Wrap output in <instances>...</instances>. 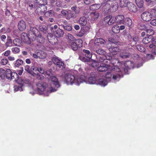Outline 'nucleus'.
I'll return each instance as SVG.
<instances>
[{
    "label": "nucleus",
    "instance_id": "f257e3e1",
    "mask_svg": "<svg viewBox=\"0 0 156 156\" xmlns=\"http://www.w3.org/2000/svg\"><path fill=\"white\" fill-rule=\"evenodd\" d=\"M47 75L49 77L51 80L48 85L45 83H39L37 85L38 93L40 94H43L45 96H48L49 94L57 90L60 87L57 79L52 76V70L50 69L46 72Z\"/></svg>",
    "mask_w": 156,
    "mask_h": 156
},
{
    "label": "nucleus",
    "instance_id": "f03ea898",
    "mask_svg": "<svg viewBox=\"0 0 156 156\" xmlns=\"http://www.w3.org/2000/svg\"><path fill=\"white\" fill-rule=\"evenodd\" d=\"M83 77L84 78L83 75L82 74L79 77L76 78L72 74L66 73L64 76V80L67 85H73L74 84L78 85L81 83V80Z\"/></svg>",
    "mask_w": 156,
    "mask_h": 156
},
{
    "label": "nucleus",
    "instance_id": "7ed1b4c3",
    "mask_svg": "<svg viewBox=\"0 0 156 156\" xmlns=\"http://www.w3.org/2000/svg\"><path fill=\"white\" fill-rule=\"evenodd\" d=\"M29 36L32 41H37V42H41L40 39H42L41 34H40L38 29L35 27H30L29 32Z\"/></svg>",
    "mask_w": 156,
    "mask_h": 156
},
{
    "label": "nucleus",
    "instance_id": "20e7f679",
    "mask_svg": "<svg viewBox=\"0 0 156 156\" xmlns=\"http://www.w3.org/2000/svg\"><path fill=\"white\" fill-rule=\"evenodd\" d=\"M84 75H83L84 78H82L81 80L80 83L85 82L86 83L90 84H96L97 80H96L97 75L94 72H91L90 76L87 79V76H85V74L83 73Z\"/></svg>",
    "mask_w": 156,
    "mask_h": 156
},
{
    "label": "nucleus",
    "instance_id": "39448f33",
    "mask_svg": "<svg viewBox=\"0 0 156 156\" xmlns=\"http://www.w3.org/2000/svg\"><path fill=\"white\" fill-rule=\"evenodd\" d=\"M114 72L113 74L112 80L114 81L119 80L121 77H123L121 71L123 70L118 66L113 65Z\"/></svg>",
    "mask_w": 156,
    "mask_h": 156
},
{
    "label": "nucleus",
    "instance_id": "423d86ee",
    "mask_svg": "<svg viewBox=\"0 0 156 156\" xmlns=\"http://www.w3.org/2000/svg\"><path fill=\"white\" fill-rule=\"evenodd\" d=\"M153 37L149 35V36L146 37L142 40L143 43L145 44H149V47L151 49H153L156 45V39H153Z\"/></svg>",
    "mask_w": 156,
    "mask_h": 156
},
{
    "label": "nucleus",
    "instance_id": "0eeeda50",
    "mask_svg": "<svg viewBox=\"0 0 156 156\" xmlns=\"http://www.w3.org/2000/svg\"><path fill=\"white\" fill-rule=\"evenodd\" d=\"M119 66L126 73L127 72V69H133L134 68V63L131 61H128L124 63H119Z\"/></svg>",
    "mask_w": 156,
    "mask_h": 156
},
{
    "label": "nucleus",
    "instance_id": "6e6552de",
    "mask_svg": "<svg viewBox=\"0 0 156 156\" xmlns=\"http://www.w3.org/2000/svg\"><path fill=\"white\" fill-rule=\"evenodd\" d=\"M50 30L51 32L53 33L56 37H62L64 34V32L63 30L58 27L56 25L51 27Z\"/></svg>",
    "mask_w": 156,
    "mask_h": 156
},
{
    "label": "nucleus",
    "instance_id": "1a4fd4ad",
    "mask_svg": "<svg viewBox=\"0 0 156 156\" xmlns=\"http://www.w3.org/2000/svg\"><path fill=\"white\" fill-rule=\"evenodd\" d=\"M108 7V8L106 10V12L107 13L108 12L109 10H110V11L112 12H115L118 9V3L116 2L112 3L111 7L109 8V7H110V4L108 3H107L104 7V11H105V9H106V7Z\"/></svg>",
    "mask_w": 156,
    "mask_h": 156
},
{
    "label": "nucleus",
    "instance_id": "9d476101",
    "mask_svg": "<svg viewBox=\"0 0 156 156\" xmlns=\"http://www.w3.org/2000/svg\"><path fill=\"white\" fill-rule=\"evenodd\" d=\"M35 3L39 5L38 8V10L41 12H44L47 10V7L45 4H46L45 0H35Z\"/></svg>",
    "mask_w": 156,
    "mask_h": 156
},
{
    "label": "nucleus",
    "instance_id": "9b49d317",
    "mask_svg": "<svg viewBox=\"0 0 156 156\" xmlns=\"http://www.w3.org/2000/svg\"><path fill=\"white\" fill-rule=\"evenodd\" d=\"M117 42V41H112L109 44L111 46L109 48L108 50L112 55H115L117 52L119 51V49L117 46H115L113 45V44H114V43Z\"/></svg>",
    "mask_w": 156,
    "mask_h": 156
},
{
    "label": "nucleus",
    "instance_id": "f8f14e48",
    "mask_svg": "<svg viewBox=\"0 0 156 156\" xmlns=\"http://www.w3.org/2000/svg\"><path fill=\"white\" fill-rule=\"evenodd\" d=\"M21 38L22 40L24 42L27 44H30L32 40L30 37L28 36L27 34L24 32L22 33L21 35Z\"/></svg>",
    "mask_w": 156,
    "mask_h": 156
},
{
    "label": "nucleus",
    "instance_id": "ddd939ff",
    "mask_svg": "<svg viewBox=\"0 0 156 156\" xmlns=\"http://www.w3.org/2000/svg\"><path fill=\"white\" fill-rule=\"evenodd\" d=\"M52 60L55 64L60 68H61L62 67H63L64 66V63L61 61L60 59L58 58L57 57H53Z\"/></svg>",
    "mask_w": 156,
    "mask_h": 156
},
{
    "label": "nucleus",
    "instance_id": "4468645a",
    "mask_svg": "<svg viewBox=\"0 0 156 156\" xmlns=\"http://www.w3.org/2000/svg\"><path fill=\"white\" fill-rule=\"evenodd\" d=\"M102 22L103 24L111 25L115 23V21L114 20L113 17L109 16L104 18Z\"/></svg>",
    "mask_w": 156,
    "mask_h": 156
},
{
    "label": "nucleus",
    "instance_id": "2eb2a0df",
    "mask_svg": "<svg viewBox=\"0 0 156 156\" xmlns=\"http://www.w3.org/2000/svg\"><path fill=\"white\" fill-rule=\"evenodd\" d=\"M112 66L108 65L107 64H101L100 66L98 68V70L99 72H105L108 69H111Z\"/></svg>",
    "mask_w": 156,
    "mask_h": 156
},
{
    "label": "nucleus",
    "instance_id": "dca6fc26",
    "mask_svg": "<svg viewBox=\"0 0 156 156\" xmlns=\"http://www.w3.org/2000/svg\"><path fill=\"white\" fill-rule=\"evenodd\" d=\"M126 6L128 10L131 12H136L137 11L136 6L132 2H127Z\"/></svg>",
    "mask_w": 156,
    "mask_h": 156
},
{
    "label": "nucleus",
    "instance_id": "f3484780",
    "mask_svg": "<svg viewBox=\"0 0 156 156\" xmlns=\"http://www.w3.org/2000/svg\"><path fill=\"white\" fill-rule=\"evenodd\" d=\"M61 13L67 20H70L71 18H73V14H72L71 10H63L61 11Z\"/></svg>",
    "mask_w": 156,
    "mask_h": 156
},
{
    "label": "nucleus",
    "instance_id": "a211bd4d",
    "mask_svg": "<svg viewBox=\"0 0 156 156\" xmlns=\"http://www.w3.org/2000/svg\"><path fill=\"white\" fill-rule=\"evenodd\" d=\"M47 38L49 42L51 44H55L57 42V38L55 36H53L51 34L48 33Z\"/></svg>",
    "mask_w": 156,
    "mask_h": 156
},
{
    "label": "nucleus",
    "instance_id": "6ab92c4d",
    "mask_svg": "<svg viewBox=\"0 0 156 156\" xmlns=\"http://www.w3.org/2000/svg\"><path fill=\"white\" fill-rule=\"evenodd\" d=\"M71 12L72 14H73V18L75 19L80 13V8L76 6H74L71 8Z\"/></svg>",
    "mask_w": 156,
    "mask_h": 156
},
{
    "label": "nucleus",
    "instance_id": "aec40b11",
    "mask_svg": "<svg viewBox=\"0 0 156 156\" xmlns=\"http://www.w3.org/2000/svg\"><path fill=\"white\" fill-rule=\"evenodd\" d=\"M141 17L144 21H148L151 20L152 18V15L151 13L149 12H146L142 13Z\"/></svg>",
    "mask_w": 156,
    "mask_h": 156
},
{
    "label": "nucleus",
    "instance_id": "412c9836",
    "mask_svg": "<svg viewBox=\"0 0 156 156\" xmlns=\"http://www.w3.org/2000/svg\"><path fill=\"white\" fill-rule=\"evenodd\" d=\"M107 82L105 77L100 78L97 81L96 84L99 85L101 86L105 87L107 84Z\"/></svg>",
    "mask_w": 156,
    "mask_h": 156
},
{
    "label": "nucleus",
    "instance_id": "4be33fe9",
    "mask_svg": "<svg viewBox=\"0 0 156 156\" xmlns=\"http://www.w3.org/2000/svg\"><path fill=\"white\" fill-rule=\"evenodd\" d=\"M115 22L119 24H124V17L123 15H119L115 17H113Z\"/></svg>",
    "mask_w": 156,
    "mask_h": 156
},
{
    "label": "nucleus",
    "instance_id": "5701e85b",
    "mask_svg": "<svg viewBox=\"0 0 156 156\" xmlns=\"http://www.w3.org/2000/svg\"><path fill=\"white\" fill-rule=\"evenodd\" d=\"M18 29L21 31H23L25 30L26 28V26L25 22L21 20L19 21L18 24Z\"/></svg>",
    "mask_w": 156,
    "mask_h": 156
},
{
    "label": "nucleus",
    "instance_id": "b1692460",
    "mask_svg": "<svg viewBox=\"0 0 156 156\" xmlns=\"http://www.w3.org/2000/svg\"><path fill=\"white\" fill-rule=\"evenodd\" d=\"M105 43V41L102 38H96L94 41V44L96 46H100L104 44Z\"/></svg>",
    "mask_w": 156,
    "mask_h": 156
},
{
    "label": "nucleus",
    "instance_id": "393cba45",
    "mask_svg": "<svg viewBox=\"0 0 156 156\" xmlns=\"http://www.w3.org/2000/svg\"><path fill=\"white\" fill-rule=\"evenodd\" d=\"M99 13L97 12H93L90 13L89 18L92 20H96L98 17Z\"/></svg>",
    "mask_w": 156,
    "mask_h": 156
},
{
    "label": "nucleus",
    "instance_id": "a878e982",
    "mask_svg": "<svg viewBox=\"0 0 156 156\" xmlns=\"http://www.w3.org/2000/svg\"><path fill=\"white\" fill-rule=\"evenodd\" d=\"M112 65L111 67V69L112 70L110 72H107L106 73L105 76L106 78L107 79H111V80H112V78L113 76V74L114 72V67H113V64H114V63H112Z\"/></svg>",
    "mask_w": 156,
    "mask_h": 156
},
{
    "label": "nucleus",
    "instance_id": "bb28decb",
    "mask_svg": "<svg viewBox=\"0 0 156 156\" xmlns=\"http://www.w3.org/2000/svg\"><path fill=\"white\" fill-rule=\"evenodd\" d=\"M105 58L104 55H102L101 56H100L97 58V61L98 62L101 63V64H107L108 62V61H106V60L105 59Z\"/></svg>",
    "mask_w": 156,
    "mask_h": 156
},
{
    "label": "nucleus",
    "instance_id": "cd10ccee",
    "mask_svg": "<svg viewBox=\"0 0 156 156\" xmlns=\"http://www.w3.org/2000/svg\"><path fill=\"white\" fill-rule=\"evenodd\" d=\"M135 2L137 6L141 10L143 11L144 10V5L143 0H135Z\"/></svg>",
    "mask_w": 156,
    "mask_h": 156
},
{
    "label": "nucleus",
    "instance_id": "c85d7f7f",
    "mask_svg": "<svg viewBox=\"0 0 156 156\" xmlns=\"http://www.w3.org/2000/svg\"><path fill=\"white\" fill-rule=\"evenodd\" d=\"M78 22L82 26H85L87 23V21L86 18L82 16L80 18Z\"/></svg>",
    "mask_w": 156,
    "mask_h": 156
},
{
    "label": "nucleus",
    "instance_id": "c756f323",
    "mask_svg": "<svg viewBox=\"0 0 156 156\" xmlns=\"http://www.w3.org/2000/svg\"><path fill=\"white\" fill-rule=\"evenodd\" d=\"M102 5V3L96 4L91 5L90 8L91 10H95L99 9Z\"/></svg>",
    "mask_w": 156,
    "mask_h": 156
},
{
    "label": "nucleus",
    "instance_id": "7c9ffc66",
    "mask_svg": "<svg viewBox=\"0 0 156 156\" xmlns=\"http://www.w3.org/2000/svg\"><path fill=\"white\" fill-rule=\"evenodd\" d=\"M130 54L129 53L126 52L124 51H121L120 54V57L122 58H129L130 56Z\"/></svg>",
    "mask_w": 156,
    "mask_h": 156
},
{
    "label": "nucleus",
    "instance_id": "2f4dec72",
    "mask_svg": "<svg viewBox=\"0 0 156 156\" xmlns=\"http://www.w3.org/2000/svg\"><path fill=\"white\" fill-rule=\"evenodd\" d=\"M40 31L43 32L44 34H46L48 33V27L44 25L40 26L39 27Z\"/></svg>",
    "mask_w": 156,
    "mask_h": 156
},
{
    "label": "nucleus",
    "instance_id": "473e14b6",
    "mask_svg": "<svg viewBox=\"0 0 156 156\" xmlns=\"http://www.w3.org/2000/svg\"><path fill=\"white\" fill-rule=\"evenodd\" d=\"M19 76L18 74L15 72H12L11 74V77L9 78V80H13L15 81H17L18 79Z\"/></svg>",
    "mask_w": 156,
    "mask_h": 156
},
{
    "label": "nucleus",
    "instance_id": "72a5a7b5",
    "mask_svg": "<svg viewBox=\"0 0 156 156\" xmlns=\"http://www.w3.org/2000/svg\"><path fill=\"white\" fill-rule=\"evenodd\" d=\"M124 24H125L129 27H130L132 24V21L129 18H126L124 20Z\"/></svg>",
    "mask_w": 156,
    "mask_h": 156
},
{
    "label": "nucleus",
    "instance_id": "f704fd0d",
    "mask_svg": "<svg viewBox=\"0 0 156 156\" xmlns=\"http://www.w3.org/2000/svg\"><path fill=\"white\" fill-rule=\"evenodd\" d=\"M69 44L70 48L74 51H76L78 49V46L76 43L74 42H70Z\"/></svg>",
    "mask_w": 156,
    "mask_h": 156
},
{
    "label": "nucleus",
    "instance_id": "c9c22d12",
    "mask_svg": "<svg viewBox=\"0 0 156 156\" xmlns=\"http://www.w3.org/2000/svg\"><path fill=\"white\" fill-rule=\"evenodd\" d=\"M23 85L22 84H20L19 85H15L14 87V92H16L17 91H23Z\"/></svg>",
    "mask_w": 156,
    "mask_h": 156
},
{
    "label": "nucleus",
    "instance_id": "e433bc0d",
    "mask_svg": "<svg viewBox=\"0 0 156 156\" xmlns=\"http://www.w3.org/2000/svg\"><path fill=\"white\" fill-rule=\"evenodd\" d=\"M83 52L85 53V56L86 57L89 59H91L92 55L89 50L84 49L83 50Z\"/></svg>",
    "mask_w": 156,
    "mask_h": 156
},
{
    "label": "nucleus",
    "instance_id": "4c0bfd02",
    "mask_svg": "<svg viewBox=\"0 0 156 156\" xmlns=\"http://www.w3.org/2000/svg\"><path fill=\"white\" fill-rule=\"evenodd\" d=\"M96 52L97 54L101 55H104L106 53L104 49L100 48L96 50Z\"/></svg>",
    "mask_w": 156,
    "mask_h": 156
},
{
    "label": "nucleus",
    "instance_id": "58836bf2",
    "mask_svg": "<svg viewBox=\"0 0 156 156\" xmlns=\"http://www.w3.org/2000/svg\"><path fill=\"white\" fill-rule=\"evenodd\" d=\"M128 0H120L119 5L121 7L123 8L126 6Z\"/></svg>",
    "mask_w": 156,
    "mask_h": 156
},
{
    "label": "nucleus",
    "instance_id": "ea45409f",
    "mask_svg": "<svg viewBox=\"0 0 156 156\" xmlns=\"http://www.w3.org/2000/svg\"><path fill=\"white\" fill-rule=\"evenodd\" d=\"M5 46L7 47H11L12 46V41L10 37H8L7 39V41L6 43Z\"/></svg>",
    "mask_w": 156,
    "mask_h": 156
},
{
    "label": "nucleus",
    "instance_id": "a19ab883",
    "mask_svg": "<svg viewBox=\"0 0 156 156\" xmlns=\"http://www.w3.org/2000/svg\"><path fill=\"white\" fill-rule=\"evenodd\" d=\"M112 30L113 32L117 34L119 32V27L118 25H115L112 27Z\"/></svg>",
    "mask_w": 156,
    "mask_h": 156
},
{
    "label": "nucleus",
    "instance_id": "79ce46f5",
    "mask_svg": "<svg viewBox=\"0 0 156 156\" xmlns=\"http://www.w3.org/2000/svg\"><path fill=\"white\" fill-rule=\"evenodd\" d=\"M5 70L2 69H0V76L2 79L6 77Z\"/></svg>",
    "mask_w": 156,
    "mask_h": 156
},
{
    "label": "nucleus",
    "instance_id": "37998d69",
    "mask_svg": "<svg viewBox=\"0 0 156 156\" xmlns=\"http://www.w3.org/2000/svg\"><path fill=\"white\" fill-rule=\"evenodd\" d=\"M80 58L81 60L84 62H91L93 60L92 59H89L85 56H80Z\"/></svg>",
    "mask_w": 156,
    "mask_h": 156
},
{
    "label": "nucleus",
    "instance_id": "c03bdc74",
    "mask_svg": "<svg viewBox=\"0 0 156 156\" xmlns=\"http://www.w3.org/2000/svg\"><path fill=\"white\" fill-rule=\"evenodd\" d=\"M12 73V72L10 69H7L5 71L6 77L8 79H9Z\"/></svg>",
    "mask_w": 156,
    "mask_h": 156
},
{
    "label": "nucleus",
    "instance_id": "a18cd8bd",
    "mask_svg": "<svg viewBox=\"0 0 156 156\" xmlns=\"http://www.w3.org/2000/svg\"><path fill=\"white\" fill-rule=\"evenodd\" d=\"M136 47L137 49L140 52H144L145 50V48L142 46L138 45V44H136Z\"/></svg>",
    "mask_w": 156,
    "mask_h": 156
},
{
    "label": "nucleus",
    "instance_id": "49530a36",
    "mask_svg": "<svg viewBox=\"0 0 156 156\" xmlns=\"http://www.w3.org/2000/svg\"><path fill=\"white\" fill-rule=\"evenodd\" d=\"M23 63V61L21 60L18 59L16 62L15 63V66L16 67H19Z\"/></svg>",
    "mask_w": 156,
    "mask_h": 156
},
{
    "label": "nucleus",
    "instance_id": "de8ad7c7",
    "mask_svg": "<svg viewBox=\"0 0 156 156\" xmlns=\"http://www.w3.org/2000/svg\"><path fill=\"white\" fill-rule=\"evenodd\" d=\"M11 51L13 53L16 54L20 52V49L18 47H13L12 48Z\"/></svg>",
    "mask_w": 156,
    "mask_h": 156
},
{
    "label": "nucleus",
    "instance_id": "09e8293b",
    "mask_svg": "<svg viewBox=\"0 0 156 156\" xmlns=\"http://www.w3.org/2000/svg\"><path fill=\"white\" fill-rule=\"evenodd\" d=\"M138 37H133L132 38V40H131V41H133V44H132V43L130 44L129 43V44H131V46H133L134 44L136 45L137 44V42L138 41Z\"/></svg>",
    "mask_w": 156,
    "mask_h": 156
},
{
    "label": "nucleus",
    "instance_id": "8fccbe9b",
    "mask_svg": "<svg viewBox=\"0 0 156 156\" xmlns=\"http://www.w3.org/2000/svg\"><path fill=\"white\" fill-rule=\"evenodd\" d=\"M45 15L48 16L50 17H52L54 15V12L53 10H51L46 12L45 13Z\"/></svg>",
    "mask_w": 156,
    "mask_h": 156
},
{
    "label": "nucleus",
    "instance_id": "3c124183",
    "mask_svg": "<svg viewBox=\"0 0 156 156\" xmlns=\"http://www.w3.org/2000/svg\"><path fill=\"white\" fill-rule=\"evenodd\" d=\"M21 84H22L23 87L24 84H27L30 85H31V83L30 81L29 80L27 79H26L23 80L22 82V83Z\"/></svg>",
    "mask_w": 156,
    "mask_h": 156
},
{
    "label": "nucleus",
    "instance_id": "603ef678",
    "mask_svg": "<svg viewBox=\"0 0 156 156\" xmlns=\"http://www.w3.org/2000/svg\"><path fill=\"white\" fill-rule=\"evenodd\" d=\"M37 70H38V68L34 66H32L30 68L31 73H32V72H33V74L35 75H37L36 72L37 71Z\"/></svg>",
    "mask_w": 156,
    "mask_h": 156
},
{
    "label": "nucleus",
    "instance_id": "864d4df0",
    "mask_svg": "<svg viewBox=\"0 0 156 156\" xmlns=\"http://www.w3.org/2000/svg\"><path fill=\"white\" fill-rule=\"evenodd\" d=\"M146 32L147 34V35L150 34V35L151 36L154 34V31L151 29H148L146 30Z\"/></svg>",
    "mask_w": 156,
    "mask_h": 156
},
{
    "label": "nucleus",
    "instance_id": "5fc2aeb1",
    "mask_svg": "<svg viewBox=\"0 0 156 156\" xmlns=\"http://www.w3.org/2000/svg\"><path fill=\"white\" fill-rule=\"evenodd\" d=\"M25 70L27 71L28 73L34 76L33 73L31 72L30 69V67L28 65H26L25 67Z\"/></svg>",
    "mask_w": 156,
    "mask_h": 156
},
{
    "label": "nucleus",
    "instance_id": "6e6d98bb",
    "mask_svg": "<svg viewBox=\"0 0 156 156\" xmlns=\"http://www.w3.org/2000/svg\"><path fill=\"white\" fill-rule=\"evenodd\" d=\"M85 34H86L81 28L80 32L77 34V35L79 37H81L84 36Z\"/></svg>",
    "mask_w": 156,
    "mask_h": 156
},
{
    "label": "nucleus",
    "instance_id": "4d7b16f0",
    "mask_svg": "<svg viewBox=\"0 0 156 156\" xmlns=\"http://www.w3.org/2000/svg\"><path fill=\"white\" fill-rule=\"evenodd\" d=\"M32 56L33 57L35 58H37L38 57L41 58H43L45 57V56H44L42 57L41 56H40L39 53H37V54L34 53L33 54Z\"/></svg>",
    "mask_w": 156,
    "mask_h": 156
},
{
    "label": "nucleus",
    "instance_id": "13d9d810",
    "mask_svg": "<svg viewBox=\"0 0 156 156\" xmlns=\"http://www.w3.org/2000/svg\"><path fill=\"white\" fill-rule=\"evenodd\" d=\"M63 28L66 30L70 31L71 30L72 28L69 25L63 26Z\"/></svg>",
    "mask_w": 156,
    "mask_h": 156
},
{
    "label": "nucleus",
    "instance_id": "bf43d9fd",
    "mask_svg": "<svg viewBox=\"0 0 156 156\" xmlns=\"http://www.w3.org/2000/svg\"><path fill=\"white\" fill-rule=\"evenodd\" d=\"M81 29L86 34L88 31L89 30V28L88 26H86L83 27Z\"/></svg>",
    "mask_w": 156,
    "mask_h": 156
},
{
    "label": "nucleus",
    "instance_id": "052dcab7",
    "mask_svg": "<svg viewBox=\"0 0 156 156\" xmlns=\"http://www.w3.org/2000/svg\"><path fill=\"white\" fill-rule=\"evenodd\" d=\"M68 37L69 39L72 42L73 41L75 40V38L71 34H68Z\"/></svg>",
    "mask_w": 156,
    "mask_h": 156
},
{
    "label": "nucleus",
    "instance_id": "680f3d73",
    "mask_svg": "<svg viewBox=\"0 0 156 156\" xmlns=\"http://www.w3.org/2000/svg\"><path fill=\"white\" fill-rule=\"evenodd\" d=\"M98 62L95 61H94L91 64L92 66L94 68H96L99 66Z\"/></svg>",
    "mask_w": 156,
    "mask_h": 156
},
{
    "label": "nucleus",
    "instance_id": "e2e57ef3",
    "mask_svg": "<svg viewBox=\"0 0 156 156\" xmlns=\"http://www.w3.org/2000/svg\"><path fill=\"white\" fill-rule=\"evenodd\" d=\"M154 58L153 56L151 54H148L147 55L146 60L148 61L151 59H153Z\"/></svg>",
    "mask_w": 156,
    "mask_h": 156
},
{
    "label": "nucleus",
    "instance_id": "0e129e2a",
    "mask_svg": "<svg viewBox=\"0 0 156 156\" xmlns=\"http://www.w3.org/2000/svg\"><path fill=\"white\" fill-rule=\"evenodd\" d=\"M84 3L86 5H89L92 3L94 2V0H84Z\"/></svg>",
    "mask_w": 156,
    "mask_h": 156
},
{
    "label": "nucleus",
    "instance_id": "69168bd1",
    "mask_svg": "<svg viewBox=\"0 0 156 156\" xmlns=\"http://www.w3.org/2000/svg\"><path fill=\"white\" fill-rule=\"evenodd\" d=\"M8 62V60L6 59H3L1 61V63L3 65L6 64Z\"/></svg>",
    "mask_w": 156,
    "mask_h": 156
},
{
    "label": "nucleus",
    "instance_id": "338daca9",
    "mask_svg": "<svg viewBox=\"0 0 156 156\" xmlns=\"http://www.w3.org/2000/svg\"><path fill=\"white\" fill-rule=\"evenodd\" d=\"M37 78L39 80H42L44 78V76L42 75L37 74Z\"/></svg>",
    "mask_w": 156,
    "mask_h": 156
},
{
    "label": "nucleus",
    "instance_id": "774afa93",
    "mask_svg": "<svg viewBox=\"0 0 156 156\" xmlns=\"http://www.w3.org/2000/svg\"><path fill=\"white\" fill-rule=\"evenodd\" d=\"M151 23L153 26H156V19L152 20L151 22Z\"/></svg>",
    "mask_w": 156,
    "mask_h": 156
}]
</instances>
